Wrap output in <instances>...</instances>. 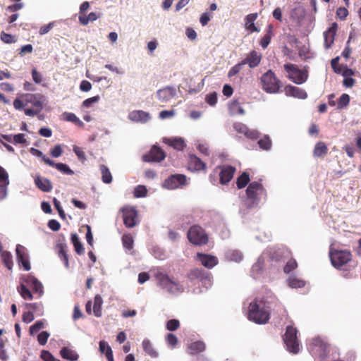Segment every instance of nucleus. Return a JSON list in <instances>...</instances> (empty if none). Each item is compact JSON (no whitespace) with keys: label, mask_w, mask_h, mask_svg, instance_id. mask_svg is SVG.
Segmentation results:
<instances>
[{"label":"nucleus","mask_w":361,"mask_h":361,"mask_svg":"<svg viewBox=\"0 0 361 361\" xmlns=\"http://www.w3.org/2000/svg\"><path fill=\"white\" fill-rule=\"evenodd\" d=\"M279 305V300L274 295L267 298H257L249 305L247 318L258 324H265L270 319L271 310Z\"/></svg>","instance_id":"nucleus-1"},{"label":"nucleus","mask_w":361,"mask_h":361,"mask_svg":"<svg viewBox=\"0 0 361 361\" xmlns=\"http://www.w3.org/2000/svg\"><path fill=\"white\" fill-rule=\"evenodd\" d=\"M45 97L41 93H26L13 101V106L16 110L24 109V113L28 116L38 115L43 109Z\"/></svg>","instance_id":"nucleus-2"},{"label":"nucleus","mask_w":361,"mask_h":361,"mask_svg":"<svg viewBox=\"0 0 361 361\" xmlns=\"http://www.w3.org/2000/svg\"><path fill=\"white\" fill-rule=\"evenodd\" d=\"M267 190L258 181L250 183L246 189L247 207L252 208L259 204L261 199H266Z\"/></svg>","instance_id":"nucleus-3"},{"label":"nucleus","mask_w":361,"mask_h":361,"mask_svg":"<svg viewBox=\"0 0 361 361\" xmlns=\"http://www.w3.org/2000/svg\"><path fill=\"white\" fill-rule=\"evenodd\" d=\"M262 89L267 93H276L281 86V80L271 70L267 71L260 78Z\"/></svg>","instance_id":"nucleus-4"},{"label":"nucleus","mask_w":361,"mask_h":361,"mask_svg":"<svg viewBox=\"0 0 361 361\" xmlns=\"http://www.w3.org/2000/svg\"><path fill=\"white\" fill-rule=\"evenodd\" d=\"M155 278L158 285L170 293L176 294L183 291V287L179 283L173 280L167 274L163 272H157Z\"/></svg>","instance_id":"nucleus-5"},{"label":"nucleus","mask_w":361,"mask_h":361,"mask_svg":"<svg viewBox=\"0 0 361 361\" xmlns=\"http://www.w3.org/2000/svg\"><path fill=\"white\" fill-rule=\"evenodd\" d=\"M235 171V167L231 165L219 166L214 169L213 173L210 174V180L213 184H215L216 180L214 177L218 173L219 176V183L221 185H227L233 178Z\"/></svg>","instance_id":"nucleus-6"},{"label":"nucleus","mask_w":361,"mask_h":361,"mask_svg":"<svg viewBox=\"0 0 361 361\" xmlns=\"http://www.w3.org/2000/svg\"><path fill=\"white\" fill-rule=\"evenodd\" d=\"M298 330L292 325L286 327L283 341L289 352L296 354L300 351L299 341L297 337Z\"/></svg>","instance_id":"nucleus-7"},{"label":"nucleus","mask_w":361,"mask_h":361,"mask_svg":"<svg viewBox=\"0 0 361 361\" xmlns=\"http://www.w3.org/2000/svg\"><path fill=\"white\" fill-rule=\"evenodd\" d=\"M188 240L193 245H202L208 242V235L204 230L198 225L191 226L188 232Z\"/></svg>","instance_id":"nucleus-8"},{"label":"nucleus","mask_w":361,"mask_h":361,"mask_svg":"<svg viewBox=\"0 0 361 361\" xmlns=\"http://www.w3.org/2000/svg\"><path fill=\"white\" fill-rule=\"evenodd\" d=\"M329 256L332 265L338 269L352 259V254L347 250H331Z\"/></svg>","instance_id":"nucleus-9"},{"label":"nucleus","mask_w":361,"mask_h":361,"mask_svg":"<svg viewBox=\"0 0 361 361\" xmlns=\"http://www.w3.org/2000/svg\"><path fill=\"white\" fill-rule=\"evenodd\" d=\"M288 73L289 79L296 84L304 83L308 78V73L305 70H301L295 64L287 63L283 66Z\"/></svg>","instance_id":"nucleus-10"},{"label":"nucleus","mask_w":361,"mask_h":361,"mask_svg":"<svg viewBox=\"0 0 361 361\" xmlns=\"http://www.w3.org/2000/svg\"><path fill=\"white\" fill-rule=\"evenodd\" d=\"M187 178L183 174H173L164 182L163 186L169 190L176 189L186 185Z\"/></svg>","instance_id":"nucleus-11"},{"label":"nucleus","mask_w":361,"mask_h":361,"mask_svg":"<svg viewBox=\"0 0 361 361\" xmlns=\"http://www.w3.org/2000/svg\"><path fill=\"white\" fill-rule=\"evenodd\" d=\"M123 224L128 228H133L136 226L137 212L134 207H125L122 209Z\"/></svg>","instance_id":"nucleus-12"},{"label":"nucleus","mask_w":361,"mask_h":361,"mask_svg":"<svg viewBox=\"0 0 361 361\" xmlns=\"http://www.w3.org/2000/svg\"><path fill=\"white\" fill-rule=\"evenodd\" d=\"M16 259L19 264H21L25 271H29L31 266L29 261L27 250L23 245L20 244L16 245Z\"/></svg>","instance_id":"nucleus-13"},{"label":"nucleus","mask_w":361,"mask_h":361,"mask_svg":"<svg viewBox=\"0 0 361 361\" xmlns=\"http://www.w3.org/2000/svg\"><path fill=\"white\" fill-rule=\"evenodd\" d=\"M165 157L164 152L160 147L154 145L147 154L142 156V160L145 162H160Z\"/></svg>","instance_id":"nucleus-14"},{"label":"nucleus","mask_w":361,"mask_h":361,"mask_svg":"<svg viewBox=\"0 0 361 361\" xmlns=\"http://www.w3.org/2000/svg\"><path fill=\"white\" fill-rule=\"evenodd\" d=\"M310 346L313 353L319 355L322 359H324L329 353V345L320 338L312 339Z\"/></svg>","instance_id":"nucleus-15"},{"label":"nucleus","mask_w":361,"mask_h":361,"mask_svg":"<svg viewBox=\"0 0 361 361\" xmlns=\"http://www.w3.org/2000/svg\"><path fill=\"white\" fill-rule=\"evenodd\" d=\"M262 55L261 53L252 50L242 60V64L248 65L250 68L257 67L262 61Z\"/></svg>","instance_id":"nucleus-16"},{"label":"nucleus","mask_w":361,"mask_h":361,"mask_svg":"<svg viewBox=\"0 0 361 361\" xmlns=\"http://www.w3.org/2000/svg\"><path fill=\"white\" fill-rule=\"evenodd\" d=\"M188 169L191 171H199L200 170L205 171L207 166L206 164L199 157L194 154H190L188 157Z\"/></svg>","instance_id":"nucleus-17"},{"label":"nucleus","mask_w":361,"mask_h":361,"mask_svg":"<svg viewBox=\"0 0 361 361\" xmlns=\"http://www.w3.org/2000/svg\"><path fill=\"white\" fill-rule=\"evenodd\" d=\"M197 259L200 262L201 264L207 269H212L218 264V259L216 257L198 252L197 254Z\"/></svg>","instance_id":"nucleus-18"},{"label":"nucleus","mask_w":361,"mask_h":361,"mask_svg":"<svg viewBox=\"0 0 361 361\" xmlns=\"http://www.w3.org/2000/svg\"><path fill=\"white\" fill-rule=\"evenodd\" d=\"M338 25L336 23H332L331 27L324 32V47L326 49H329L334 42L335 36L336 35Z\"/></svg>","instance_id":"nucleus-19"},{"label":"nucleus","mask_w":361,"mask_h":361,"mask_svg":"<svg viewBox=\"0 0 361 361\" xmlns=\"http://www.w3.org/2000/svg\"><path fill=\"white\" fill-rule=\"evenodd\" d=\"M128 118L132 121L140 123H146L151 119L149 114L142 110L133 111L129 114Z\"/></svg>","instance_id":"nucleus-20"},{"label":"nucleus","mask_w":361,"mask_h":361,"mask_svg":"<svg viewBox=\"0 0 361 361\" xmlns=\"http://www.w3.org/2000/svg\"><path fill=\"white\" fill-rule=\"evenodd\" d=\"M206 349L205 343L203 341H195L189 344L187 347V353L191 355H197Z\"/></svg>","instance_id":"nucleus-21"},{"label":"nucleus","mask_w":361,"mask_h":361,"mask_svg":"<svg viewBox=\"0 0 361 361\" xmlns=\"http://www.w3.org/2000/svg\"><path fill=\"white\" fill-rule=\"evenodd\" d=\"M285 90L287 95L299 99H305L307 97V92L298 87L288 85L286 87Z\"/></svg>","instance_id":"nucleus-22"},{"label":"nucleus","mask_w":361,"mask_h":361,"mask_svg":"<svg viewBox=\"0 0 361 361\" xmlns=\"http://www.w3.org/2000/svg\"><path fill=\"white\" fill-rule=\"evenodd\" d=\"M258 14L257 13H250L245 18V27L250 32H259V29L255 25V21L257 20Z\"/></svg>","instance_id":"nucleus-23"},{"label":"nucleus","mask_w":361,"mask_h":361,"mask_svg":"<svg viewBox=\"0 0 361 361\" xmlns=\"http://www.w3.org/2000/svg\"><path fill=\"white\" fill-rule=\"evenodd\" d=\"M189 278L191 280L198 279L200 281H210L209 274L202 269H195L190 271Z\"/></svg>","instance_id":"nucleus-24"},{"label":"nucleus","mask_w":361,"mask_h":361,"mask_svg":"<svg viewBox=\"0 0 361 361\" xmlns=\"http://www.w3.org/2000/svg\"><path fill=\"white\" fill-rule=\"evenodd\" d=\"M46 164L55 167L58 171H61V173L67 175H73L74 173L73 171L71 170L69 166L63 163H55L54 161L51 159L46 160Z\"/></svg>","instance_id":"nucleus-25"},{"label":"nucleus","mask_w":361,"mask_h":361,"mask_svg":"<svg viewBox=\"0 0 361 361\" xmlns=\"http://www.w3.org/2000/svg\"><path fill=\"white\" fill-rule=\"evenodd\" d=\"M35 183L42 191L50 192L52 190V184L51 181L47 178L42 179L40 176H37L35 178Z\"/></svg>","instance_id":"nucleus-26"},{"label":"nucleus","mask_w":361,"mask_h":361,"mask_svg":"<svg viewBox=\"0 0 361 361\" xmlns=\"http://www.w3.org/2000/svg\"><path fill=\"white\" fill-rule=\"evenodd\" d=\"M164 142L177 150H183L185 147L184 140L180 137L164 138Z\"/></svg>","instance_id":"nucleus-27"},{"label":"nucleus","mask_w":361,"mask_h":361,"mask_svg":"<svg viewBox=\"0 0 361 361\" xmlns=\"http://www.w3.org/2000/svg\"><path fill=\"white\" fill-rule=\"evenodd\" d=\"M60 355L63 359L68 361H76L79 358V355L75 351L67 347H63L61 349Z\"/></svg>","instance_id":"nucleus-28"},{"label":"nucleus","mask_w":361,"mask_h":361,"mask_svg":"<svg viewBox=\"0 0 361 361\" xmlns=\"http://www.w3.org/2000/svg\"><path fill=\"white\" fill-rule=\"evenodd\" d=\"M328 150V147L324 142H319L314 146L313 155L317 157H322L327 154Z\"/></svg>","instance_id":"nucleus-29"},{"label":"nucleus","mask_w":361,"mask_h":361,"mask_svg":"<svg viewBox=\"0 0 361 361\" xmlns=\"http://www.w3.org/2000/svg\"><path fill=\"white\" fill-rule=\"evenodd\" d=\"M273 29L274 26L271 24H269L267 28V33L261 39L259 42L260 46L263 49H266L269 44L271 37L273 36Z\"/></svg>","instance_id":"nucleus-30"},{"label":"nucleus","mask_w":361,"mask_h":361,"mask_svg":"<svg viewBox=\"0 0 361 361\" xmlns=\"http://www.w3.org/2000/svg\"><path fill=\"white\" fill-rule=\"evenodd\" d=\"M103 304V300L101 295H96L94 298V304L92 312L95 317H100L102 314V307Z\"/></svg>","instance_id":"nucleus-31"},{"label":"nucleus","mask_w":361,"mask_h":361,"mask_svg":"<svg viewBox=\"0 0 361 361\" xmlns=\"http://www.w3.org/2000/svg\"><path fill=\"white\" fill-rule=\"evenodd\" d=\"M59 251L58 256L60 259L63 262L66 268L69 267L68 255L67 253V246L65 244H60L58 245Z\"/></svg>","instance_id":"nucleus-32"},{"label":"nucleus","mask_w":361,"mask_h":361,"mask_svg":"<svg viewBox=\"0 0 361 361\" xmlns=\"http://www.w3.org/2000/svg\"><path fill=\"white\" fill-rule=\"evenodd\" d=\"M71 242L74 246L75 252L78 255H82L85 252V249L82 243L80 242L78 235L76 233L71 235Z\"/></svg>","instance_id":"nucleus-33"},{"label":"nucleus","mask_w":361,"mask_h":361,"mask_svg":"<svg viewBox=\"0 0 361 361\" xmlns=\"http://www.w3.org/2000/svg\"><path fill=\"white\" fill-rule=\"evenodd\" d=\"M100 17L99 14H97L94 12H91L88 16H86L85 14H80L79 15L78 19L79 22L82 25H87L89 22H93L96 20L98 18Z\"/></svg>","instance_id":"nucleus-34"},{"label":"nucleus","mask_w":361,"mask_h":361,"mask_svg":"<svg viewBox=\"0 0 361 361\" xmlns=\"http://www.w3.org/2000/svg\"><path fill=\"white\" fill-rule=\"evenodd\" d=\"M173 88L167 87L158 90L157 97L160 100L166 101L173 97Z\"/></svg>","instance_id":"nucleus-35"},{"label":"nucleus","mask_w":361,"mask_h":361,"mask_svg":"<svg viewBox=\"0 0 361 361\" xmlns=\"http://www.w3.org/2000/svg\"><path fill=\"white\" fill-rule=\"evenodd\" d=\"M229 111L232 114H245V110L240 106V102L237 99H234L231 102L229 105Z\"/></svg>","instance_id":"nucleus-36"},{"label":"nucleus","mask_w":361,"mask_h":361,"mask_svg":"<svg viewBox=\"0 0 361 361\" xmlns=\"http://www.w3.org/2000/svg\"><path fill=\"white\" fill-rule=\"evenodd\" d=\"M1 257L5 267H7L8 269L11 270L13 265L11 253L8 251H4L1 254Z\"/></svg>","instance_id":"nucleus-37"},{"label":"nucleus","mask_w":361,"mask_h":361,"mask_svg":"<svg viewBox=\"0 0 361 361\" xmlns=\"http://www.w3.org/2000/svg\"><path fill=\"white\" fill-rule=\"evenodd\" d=\"M100 171L102 173V179L104 183H111L112 181V176L109 168L104 165H100Z\"/></svg>","instance_id":"nucleus-38"},{"label":"nucleus","mask_w":361,"mask_h":361,"mask_svg":"<svg viewBox=\"0 0 361 361\" xmlns=\"http://www.w3.org/2000/svg\"><path fill=\"white\" fill-rule=\"evenodd\" d=\"M250 176L247 172H243L237 178L236 186L238 189L244 188L250 182Z\"/></svg>","instance_id":"nucleus-39"},{"label":"nucleus","mask_w":361,"mask_h":361,"mask_svg":"<svg viewBox=\"0 0 361 361\" xmlns=\"http://www.w3.org/2000/svg\"><path fill=\"white\" fill-rule=\"evenodd\" d=\"M142 345L145 352L149 356H151L152 357H156L157 356V351L154 349L152 344L149 340L145 339L142 341Z\"/></svg>","instance_id":"nucleus-40"},{"label":"nucleus","mask_w":361,"mask_h":361,"mask_svg":"<svg viewBox=\"0 0 361 361\" xmlns=\"http://www.w3.org/2000/svg\"><path fill=\"white\" fill-rule=\"evenodd\" d=\"M63 120L69 122H72L75 124H78L79 126H83V123L76 116V115L73 113L71 112H64L62 114Z\"/></svg>","instance_id":"nucleus-41"},{"label":"nucleus","mask_w":361,"mask_h":361,"mask_svg":"<svg viewBox=\"0 0 361 361\" xmlns=\"http://www.w3.org/2000/svg\"><path fill=\"white\" fill-rule=\"evenodd\" d=\"M30 280L28 281L32 284V288L33 290L41 295L43 293V286L40 283V281L35 277L31 276L29 277Z\"/></svg>","instance_id":"nucleus-42"},{"label":"nucleus","mask_w":361,"mask_h":361,"mask_svg":"<svg viewBox=\"0 0 361 361\" xmlns=\"http://www.w3.org/2000/svg\"><path fill=\"white\" fill-rule=\"evenodd\" d=\"M122 243H123V247L126 249H127L128 250H132L133 247V243H134V240H133L132 235L130 233L124 234L122 236Z\"/></svg>","instance_id":"nucleus-43"},{"label":"nucleus","mask_w":361,"mask_h":361,"mask_svg":"<svg viewBox=\"0 0 361 361\" xmlns=\"http://www.w3.org/2000/svg\"><path fill=\"white\" fill-rule=\"evenodd\" d=\"M18 290L23 299H25V300H32V299L33 296H32V293L24 284H20L18 287Z\"/></svg>","instance_id":"nucleus-44"},{"label":"nucleus","mask_w":361,"mask_h":361,"mask_svg":"<svg viewBox=\"0 0 361 361\" xmlns=\"http://www.w3.org/2000/svg\"><path fill=\"white\" fill-rule=\"evenodd\" d=\"M288 285L291 288H302L305 286V281L295 277H290L288 279Z\"/></svg>","instance_id":"nucleus-45"},{"label":"nucleus","mask_w":361,"mask_h":361,"mask_svg":"<svg viewBox=\"0 0 361 361\" xmlns=\"http://www.w3.org/2000/svg\"><path fill=\"white\" fill-rule=\"evenodd\" d=\"M259 146L264 150L270 149L271 147V141L269 136L265 135L258 141Z\"/></svg>","instance_id":"nucleus-46"},{"label":"nucleus","mask_w":361,"mask_h":361,"mask_svg":"<svg viewBox=\"0 0 361 361\" xmlns=\"http://www.w3.org/2000/svg\"><path fill=\"white\" fill-rule=\"evenodd\" d=\"M8 174L3 167L0 166V186H8Z\"/></svg>","instance_id":"nucleus-47"},{"label":"nucleus","mask_w":361,"mask_h":361,"mask_svg":"<svg viewBox=\"0 0 361 361\" xmlns=\"http://www.w3.org/2000/svg\"><path fill=\"white\" fill-rule=\"evenodd\" d=\"M350 102V97L348 94H343L338 101V109H342L346 107Z\"/></svg>","instance_id":"nucleus-48"},{"label":"nucleus","mask_w":361,"mask_h":361,"mask_svg":"<svg viewBox=\"0 0 361 361\" xmlns=\"http://www.w3.org/2000/svg\"><path fill=\"white\" fill-rule=\"evenodd\" d=\"M298 267V263L295 259H290L288 260L283 267V271L286 274H289L292 271L295 270Z\"/></svg>","instance_id":"nucleus-49"},{"label":"nucleus","mask_w":361,"mask_h":361,"mask_svg":"<svg viewBox=\"0 0 361 361\" xmlns=\"http://www.w3.org/2000/svg\"><path fill=\"white\" fill-rule=\"evenodd\" d=\"M44 327V323L42 320L37 321L30 327V334L34 335Z\"/></svg>","instance_id":"nucleus-50"},{"label":"nucleus","mask_w":361,"mask_h":361,"mask_svg":"<svg viewBox=\"0 0 361 361\" xmlns=\"http://www.w3.org/2000/svg\"><path fill=\"white\" fill-rule=\"evenodd\" d=\"M147 190L144 185H137L134 190V196L135 197H143L147 195Z\"/></svg>","instance_id":"nucleus-51"},{"label":"nucleus","mask_w":361,"mask_h":361,"mask_svg":"<svg viewBox=\"0 0 361 361\" xmlns=\"http://www.w3.org/2000/svg\"><path fill=\"white\" fill-rule=\"evenodd\" d=\"M166 329L169 331H173L180 327V322L178 319H172L166 322Z\"/></svg>","instance_id":"nucleus-52"},{"label":"nucleus","mask_w":361,"mask_h":361,"mask_svg":"<svg viewBox=\"0 0 361 361\" xmlns=\"http://www.w3.org/2000/svg\"><path fill=\"white\" fill-rule=\"evenodd\" d=\"M50 334L48 331H44L39 333L37 336V341L41 345H44L48 341Z\"/></svg>","instance_id":"nucleus-53"},{"label":"nucleus","mask_w":361,"mask_h":361,"mask_svg":"<svg viewBox=\"0 0 361 361\" xmlns=\"http://www.w3.org/2000/svg\"><path fill=\"white\" fill-rule=\"evenodd\" d=\"M244 64H242V61L233 66L228 73V77L231 78L237 75L242 70Z\"/></svg>","instance_id":"nucleus-54"},{"label":"nucleus","mask_w":361,"mask_h":361,"mask_svg":"<svg viewBox=\"0 0 361 361\" xmlns=\"http://www.w3.org/2000/svg\"><path fill=\"white\" fill-rule=\"evenodd\" d=\"M99 99L100 97L99 95L88 98L82 102V106L85 108H89L92 104L98 102Z\"/></svg>","instance_id":"nucleus-55"},{"label":"nucleus","mask_w":361,"mask_h":361,"mask_svg":"<svg viewBox=\"0 0 361 361\" xmlns=\"http://www.w3.org/2000/svg\"><path fill=\"white\" fill-rule=\"evenodd\" d=\"M167 343L172 348L176 347L178 343V338L173 334H168L166 336Z\"/></svg>","instance_id":"nucleus-56"},{"label":"nucleus","mask_w":361,"mask_h":361,"mask_svg":"<svg viewBox=\"0 0 361 361\" xmlns=\"http://www.w3.org/2000/svg\"><path fill=\"white\" fill-rule=\"evenodd\" d=\"M40 357L44 361H55L56 358L54 355L48 350H42L41 351Z\"/></svg>","instance_id":"nucleus-57"},{"label":"nucleus","mask_w":361,"mask_h":361,"mask_svg":"<svg viewBox=\"0 0 361 361\" xmlns=\"http://www.w3.org/2000/svg\"><path fill=\"white\" fill-rule=\"evenodd\" d=\"M233 128L235 131H237L239 133L244 134L247 132L248 128L246 125L242 123H235L233 124Z\"/></svg>","instance_id":"nucleus-58"},{"label":"nucleus","mask_w":361,"mask_h":361,"mask_svg":"<svg viewBox=\"0 0 361 361\" xmlns=\"http://www.w3.org/2000/svg\"><path fill=\"white\" fill-rule=\"evenodd\" d=\"M0 38L4 42L7 44H11L16 42L11 35L6 33L5 32H1Z\"/></svg>","instance_id":"nucleus-59"},{"label":"nucleus","mask_w":361,"mask_h":361,"mask_svg":"<svg viewBox=\"0 0 361 361\" xmlns=\"http://www.w3.org/2000/svg\"><path fill=\"white\" fill-rule=\"evenodd\" d=\"M30 152L32 155L37 157H40L42 159V161H44L45 164H46V160L49 159V158L46 157V156L44 155L43 153L40 150H39L37 149L32 147V148H30Z\"/></svg>","instance_id":"nucleus-60"},{"label":"nucleus","mask_w":361,"mask_h":361,"mask_svg":"<svg viewBox=\"0 0 361 361\" xmlns=\"http://www.w3.org/2000/svg\"><path fill=\"white\" fill-rule=\"evenodd\" d=\"M51 155L53 157H59L63 154V149L61 148V146L60 145H55L51 149Z\"/></svg>","instance_id":"nucleus-61"},{"label":"nucleus","mask_w":361,"mask_h":361,"mask_svg":"<svg viewBox=\"0 0 361 361\" xmlns=\"http://www.w3.org/2000/svg\"><path fill=\"white\" fill-rule=\"evenodd\" d=\"M54 23L51 22L47 25H44L42 26L39 30V34L40 35H44L45 34L48 33L51 30V29L54 27Z\"/></svg>","instance_id":"nucleus-62"},{"label":"nucleus","mask_w":361,"mask_h":361,"mask_svg":"<svg viewBox=\"0 0 361 361\" xmlns=\"http://www.w3.org/2000/svg\"><path fill=\"white\" fill-rule=\"evenodd\" d=\"M73 152H75V154H76V156L78 157V158L80 160L85 161L86 159L85 152L82 151V149L80 147H79L78 146H74Z\"/></svg>","instance_id":"nucleus-63"},{"label":"nucleus","mask_w":361,"mask_h":361,"mask_svg":"<svg viewBox=\"0 0 361 361\" xmlns=\"http://www.w3.org/2000/svg\"><path fill=\"white\" fill-rule=\"evenodd\" d=\"M48 226L51 230L54 231H58L61 228V224L56 220L51 219L49 221Z\"/></svg>","instance_id":"nucleus-64"}]
</instances>
